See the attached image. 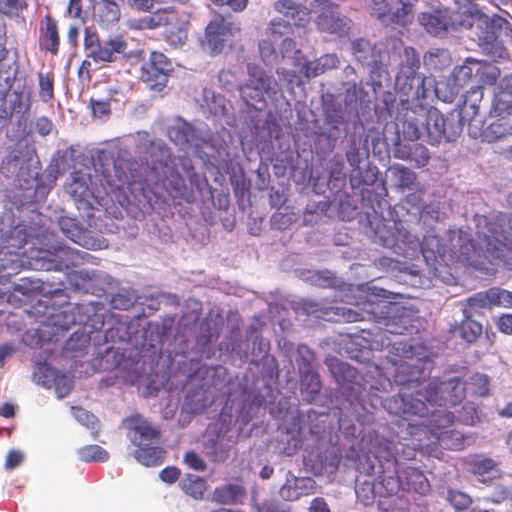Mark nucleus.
Wrapping results in <instances>:
<instances>
[{"label": "nucleus", "mask_w": 512, "mask_h": 512, "mask_svg": "<svg viewBox=\"0 0 512 512\" xmlns=\"http://www.w3.org/2000/svg\"><path fill=\"white\" fill-rule=\"evenodd\" d=\"M462 132V124L453 118L445 117L437 108L418 105L407 114L402 125L405 139H424L430 145H438L443 139L454 141Z\"/></svg>", "instance_id": "obj_1"}, {"label": "nucleus", "mask_w": 512, "mask_h": 512, "mask_svg": "<svg viewBox=\"0 0 512 512\" xmlns=\"http://www.w3.org/2000/svg\"><path fill=\"white\" fill-rule=\"evenodd\" d=\"M122 424L127 430L128 439L136 447L134 458L147 467L161 465L166 451L157 445L160 429L139 413L124 418Z\"/></svg>", "instance_id": "obj_2"}, {"label": "nucleus", "mask_w": 512, "mask_h": 512, "mask_svg": "<svg viewBox=\"0 0 512 512\" xmlns=\"http://www.w3.org/2000/svg\"><path fill=\"white\" fill-rule=\"evenodd\" d=\"M419 69V54L413 47H405L395 80V88L400 94L402 104L409 103L410 100L421 102L428 97L426 78L418 72Z\"/></svg>", "instance_id": "obj_3"}, {"label": "nucleus", "mask_w": 512, "mask_h": 512, "mask_svg": "<svg viewBox=\"0 0 512 512\" xmlns=\"http://www.w3.org/2000/svg\"><path fill=\"white\" fill-rule=\"evenodd\" d=\"M483 255L492 265L512 271V214L501 225L497 235L486 238Z\"/></svg>", "instance_id": "obj_4"}, {"label": "nucleus", "mask_w": 512, "mask_h": 512, "mask_svg": "<svg viewBox=\"0 0 512 512\" xmlns=\"http://www.w3.org/2000/svg\"><path fill=\"white\" fill-rule=\"evenodd\" d=\"M127 42L122 36L116 35L107 40H100L96 32L85 29L84 50L86 58L92 59L97 64L112 63L124 55Z\"/></svg>", "instance_id": "obj_5"}, {"label": "nucleus", "mask_w": 512, "mask_h": 512, "mask_svg": "<svg viewBox=\"0 0 512 512\" xmlns=\"http://www.w3.org/2000/svg\"><path fill=\"white\" fill-rule=\"evenodd\" d=\"M157 16L158 28H165V41L174 48L183 46L188 38L189 12L175 6H167L158 8Z\"/></svg>", "instance_id": "obj_6"}, {"label": "nucleus", "mask_w": 512, "mask_h": 512, "mask_svg": "<svg viewBox=\"0 0 512 512\" xmlns=\"http://www.w3.org/2000/svg\"><path fill=\"white\" fill-rule=\"evenodd\" d=\"M172 71L170 59L162 52L152 51L148 60L141 66L140 79L151 90L160 92L167 85Z\"/></svg>", "instance_id": "obj_7"}, {"label": "nucleus", "mask_w": 512, "mask_h": 512, "mask_svg": "<svg viewBox=\"0 0 512 512\" xmlns=\"http://www.w3.org/2000/svg\"><path fill=\"white\" fill-rule=\"evenodd\" d=\"M384 408L392 415L409 419L412 416L424 417L428 414V407L420 398H413V395L399 393L386 398L383 401Z\"/></svg>", "instance_id": "obj_8"}, {"label": "nucleus", "mask_w": 512, "mask_h": 512, "mask_svg": "<svg viewBox=\"0 0 512 512\" xmlns=\"http://www.w3.org/2000/svg\"><path fill=\"white\" fill-rule=\"evenodd\" d=\"M352 53L363 66L370 67V73L375 74L383 70L384 51L377 43H371L365 38H357L351 44Z\"/></svg>", "instance_id": "obj_9"}, {"label": "nucleus", "mask_w": 512, "mask_h": 512, "mask_svg": "<svg viewBox=\"0 0 512 512\" xmlns=\"http://www.w3.org/2000/svg\"><path fill=\"white\" fill-rule=\"evenodd\" d=\"M317 491V483L311 477H296L292 472L286 475L285 483L281 486L279 494L286 501H296L302 496H309Z\"/></svg>", "instance_id": "obj_10"}, {"label": "nucleus", "mask_w": 512, "mask_h": 512, "mask_svg": "<svg viewBox=\"0 0 512 512\" xmlns=\"http://www.w3.org/2000/svg\"><path fill=\"white\" fill-rule=\"evenodd\" d=\"M321 9L317 16L316 26L321 32L328 34H343L348 29V23L345 17H341L338 12V5H320L313 10Z\"/></svg>", "instance_id": "obj_11"}, {"label": "nucleus", "mask_w": 512, "mask_h": 512, "mask_svg": "<svg viewBox=\"0 0 512 512\" xmlns=\"http://www.w3.org/2000/svg\"><path fill=\"white\" fill-rule=\"evenodd\" d=\"M39 48L41 51L56 56L60 48L58 21L51 14H46L39 24Z\"/></svg>", "instance_id": "obj_12"}, {"label": "nucleus", "mask_w": 512, "mask_h": 512, "mask_svg": "<svg viewBox=\"0 0 512 512\" xmlns=\"http://www.w3.org/2000/svg\"><path fill=\"white\" fill-rule=\"evenodd\" d=\"M470 472L485 485H491L502 477L498 463L489 457L476 456L469 462Z\"/></svg>", "instance_id": "obj_13"}, {"label": "nucleus", "mask_w": 512, "mask_h": 512, "mask_svg": "<svg viewBox=\"0 0 512 512\" xmlns=\"http://www.w3.org/2000/svg\"><path fill=\"white\" fill-rule=\"evenodd\" d=\"M451 15L448 8L440 7L433 13H421L418 20L430 34L439 35L445 32L449 25H453Z\"/></svg>", "instance_id": "obj_14"}, {"label": "nucleus", "mask_w": 512, "mask_h": 512, "mask_svg": "<svg viewBox=\"0 0 512 512\" xmlns=\"http://www.w3.org/2000/svg\"><path fill=\"white\" fill-rule=\"evenodd\" d=\"M394 157L400 160L414 162L418 168H422L429 163L430 152L420 143H399L394 149Z\"/></svg>", "instance_id": "obj_15"}, {"label": "nucleus", "mask_w": 512, "mask_h": 512, "mask_svg": "<svg viewBox=\"0 0 512 512\" xmlns=\"http://www.w3.org/2000/svg\"><path fill=\"white\" fill-rule=\"evenodd\" d=\"M403 491L414 492L425 496L430 492V482L425 474L415 467H406L401 470Z\"/></svg>", "instance_id": "obj_16"}, {"label": "nucleus", "mask_w": 512, "mask_h": 512, "mask_svg": "<svg viewBox=\"0 0 512 512\" xmlns=\"http://www.w3.org/2000/svg\"><path fill=\"white\" fill-rule=\"evenodd\" d=\"M247 75L248 79L245 82L258 87L261 91H264L266 95L275 96L278 93L276 83L260 65L248 63Z\"/></svg>", "instance_id": "obj_17"}, {"label": "nucleus", "mask_w": 512, "mask_h": 512, "mask_svg": "<svg viewBox=\"0 0 512 512\" xmlns=\"http://www.w3.org/2000/svg\"><path fill=\"white\" fill-rule=\"evenodd\" d=\"M512 101V73L505 75L497 86L495 92L491 113L495 115H503L507 111L508 105Z\"/></svg>", "instance_id": "obj_18"}, {"label": "nucleus", "mask_w": 512, "mask_h": 512, "mask_svg": "<svg viewBox=\"0 0 512 512\" xmlns=\"http://www.w3.org/2000/svg\"><path fill=\"white\" fill-rule=\"evenodd\" d=\"M441 386L443 406H456L465 398L466 388L459 377H452L445 381H441Z\"/></svg>", "instance_id": "obj_19"}, {"label": "nucleus", "mask_w": 512, "mask_h": 512, "mask_svg": "<svg viewBox=\"0 0 512 512\" xmlns=\"http://www.w3.org/2000/svg\"><path fill=\"white\" fill-rule=\"evenodd\" d=\"M415 388V396L413 398H420L425 402V406L438 405L443 406L441 396V381L433 379L428 382H420Z\"/></svg>", "instance_id": "obj_20"}, {"label": "nucleus", "mask_w": 512, "mask_h": 512, "mask_svg": "<svg viewBox=\"0 0 512 512\" xmlns=\"http://www.w3.org/2000/svg\"><path fill=\"white\" fill-rule=\"evenodd\" d=\"M458 336L468 344H475L482 336L483 325L474 320L472 315L463 314V319L454 327Z\"/></svg>", "instance_id": "obj_21"}, {"label": "nucleus", "mask_w": 512, "mask_h": 512, "mask_svg": "<svg viewBox=\"0 0 512 512\" xmlns=\"http://www.w3.org/2000/svg\"><path fill=\"white\" fill-rule=\"evenodd\" d=\"M322 388L320 376L311 367L300 376V392L307 402H312L318 396Z\"/></svg>", "instance_id": "obj_22"}, {"label": "nucleus", "mask_w": 512, "mask_h": 512, "mask_svg": "<svg viewBox=\"0 0 512 512\" xmlns=\"http://www.w3.org/2000/svg\"><path fill=\"white\" fill-rule=\"evenodd\" d=\"M458 261L470 266H477L480 254L474 240L468 234H460L457 240Z\"/></svg>", "instance_id": "obj_23"}, {"label": "nucleus", "mask_w": 512, "mask_h": 512, "mask_svg": "<svg viewBox=\"0 0 512 512\" xmlns=\"http://www.w3.org/2000/svg\"><path fill=\"white\" fill-rule=\"evenodd\" d=\"M423 377V370L407 362L401 363L395 373V382L402 386L416 387Z\"/></svg>", "instance_id": "obj_24"}, {"label": "nucleus", "mask_w": 512, "mask_h": 512, "mask_svg": "<svg viewBox=\"0 0 512 512\" xmlns=\"http://www.w3.org/2000/svg\"><path fill=\"white\" fill-rule=\"evenodd\" d=\"M506 115H495L499 118L491 122L482 132L485 141L496 142L511 134L512 123L506 119Z\"/></svg>", "instance_id": "obj_25"}, {"label": "nucleus", "mask_w": 512, "mask_h": 512, "mask_svg": "<svg viewBox=\"0 0 512 512\" xmlns=\"http://www.w3.org/2000/svg\"><path fill=\"white\" fill-rule=\"evenodd\" d=\"M239 93L244 103L257 111L263 110L267 103L265 99V92L261 91L258 87H255L249 83H242L239 86Z\"/></svg>", "instance_id": "obj_26"}, {"label": "nucleus", "mask_w": 512, "mask_h": 512, "mask_svg": "<svg viewBox=\"0 0 512 512\" xmlns=\"http://www.w3.org/2000/svg\"><path fill=\"white\" fill-rule=\"evenodd\" d=\"M478 70H476V59L467 58L464 63L460 66H456L453 69L451 77L460 85L462 88L470 85H476V76Z\"/></svg>", "instance_id": "obj_27"}, {"label": "nucleus", "mask_w": 512, "mask_h": 512, "mask_svg": "<svg viewBox=\"0 0 512 512\" xmlns=\"http://www.w3.org/2000/svg\"><path fill=\"white\" fill-rule=\"evenodd\" d=\"M434 435H436L439 444L442 448L448 450H461L464 448L465 438L463 434L454 430H440V426L436 425L432 429Z\"/></svg>", "instance_id": "obj_28"}, {"label": "nucleus", "mask_w": 512, "mask_h": 512, "mask_svg": "<svg viewBox=\"0 0 512 512\" xmlns=\"http://www.w3.org/2000/svg\"><path fill=\"white\" fill-rule=\"evenodd\" d=\"M22 262L19 253L15 251L0 250V278L9 280L21 271Z\"/></svg>", "instance_id": "obj_29"}, {"label": "nucleus", "mask_w": 512, "mask_h": 512, "mask_svg": "<svg viewBox=\"0 0 512 512\" xmlns=\"http://www.w3.org/2000/svg\"><path fill=\"white\" fill-rule=\"evenodd\" d=\"M327 365L334 379L340 385L349 384L357 378L356 369L337 358L331 359Z\"/></svg>", "instance_id": "obj_30"}, {"label": "nucleus", "mask_w": 512, "mask_h": 512, "mask_svg": "<svg viewBox=\"0 0 512 512\" xmlns=\"http://www.w3.org/2000/svg\"><path fill=\"white\" fill-rule=\"evenodd\" d=\"M476 85L483 89V86L494 85L500 77V69L493 63L487 61L476 60Z\"/></svg>", "instance_id": "obj_31"}, {"label": "nucleus", "mask_w": 512, "mask_h": 512, "mask_svg": "<svg viewBox=\"0 0 512 512\" xmlns=\"http://www.w3.org/2000/svg\"><path fill=\"white\" fill-rule=\"evenodd\" d=\"M452 64V57L447 49L436 48L424 55V65L431 71H443Z\"/></svg>", "instance_id": "obj_32"}, {"label": "nucleus", "mask_w": 512, "mask_h": 512, "mask_svg": "<svg viewBox=\"0 0 512 512\" xmlns=\"http://www.w3.org/2000/svg\"><path fill=\"white\" fill-rule=\"evenodd\" d=\"M168 136L177 146L186 148L190 146L194 136L195 129L188 122H180L168 129Z\"/></svg>", "instance_id": "obj_33"}, {"label": "nucleus", "mask_w": 512, "mask_h": 512, "mask_svg": "<svg viewBox=\"0 0 512 512\" xmlns=\"http://www.w3.org/2000/svg\"><path fill=\"white\" fill-rule=\"evenodd\" d=\"M181 490L195 500H201L207 489L204 478L193 474H186L179 482Z\"/></svg>", "instance_id": "obj_34"}, {"label": "nucleus", "mask_w": 512, "mask_h": 512, "mask_svg": "<svg viewBox=\"0 0 512 512\" xmlns=\"http://www.w3.org/2000/svg\"><path fill=\"white\" fill-rule=\"evenodd\" d=\"M227 32L226 26L221 21H211L205 29L206 40L213 53L222 50Z\"/></svg>", "instance_id": "obj_35"}, {"label": "nucleus", "mask_w": 512, "mask_h": 512, "mask_svg": "<svg viewBox=\"0 0 512 512\" xmlns=\"http://www.w3.org/2000/svg\"><path fill=\"white\" fill-rule=\"evenodd\" d=\"M67 191L75 202L84 206L90 205L89 198L92 196V192L85 177L78 176L77 173H75L72 177V181L67 186Z\"/></svg>", "instance_id": "obj_36"}, {"label": "nucleus", "mask_w": 512, "mask_h": 512, "mask_svg": "<svg viewBox=\"0 0 512 512\" xmlns=\"http://www.w3.org/2000/svg\"><path fill=\"white\" fill-rule=\"evenodd\" d=\"M245 490L238 484H226L217 487L213 492V500L219 504H235L244 495Z\"/></svg>", "instance_id": "obj_37"}, {"label": "nucleus", "mask_w": 512, "mask_h": 512, "mask_svg": "<svg viewBox=\"0 0 512 512\" xmlns=\"http://www.w3.org/2000/svg\"><path fill=\"white\" fill-rule=\"evenodd\" d=\"M463 98L461 113L472 119L478 114L479 104L483 99V89L480 86L472 85Z\"/></svg>", "instance_id": "obj_38"}, {"label": "nucleus", "mask_w": 512, "mask_h": 512, "mask_svg": "<svg viewBox=\"0 0 512 512\" xmlns=\"http://www.w3.org/2000/svg\"><path fill=\"white\" fill-rule=\"evenodd\" d=\"M491 301L489 290L480 291L474 293L468 297L465 301V305L462 309V314H468L474 316V314H480L483 309H491Z\"/></svg>", "instance_id": "obj_39"}, {"label": "nucleus", "mask_w": 512, "mask_h": 512, "mask_svg": "<svg viewBox=\"0 0 512 512\" xmlns=\"http://www.w3.org/2000/svg\"><path fill=\"white\" fill-rule=\"evenodd\" d=\"M466 391L475 397H485L490 392V380L487 375L475 372L465 383Z\"/></svg>", "instance_id": "obj_40"}, {"label": "nucleus", "mask_w": 512, "mask_h": 512, "mask_svg": "<svg viewBox=\"0 0 512 512\" xmlns=\"http://www.w3.org/2000/svg\"><path fill=\"white\" fill-rule=\"evenodd\" d=\"M463 88L450 77L446 81H439L435 86V93L437 97L446 103H452L460 94Z\"/></svg>", "instance_id": "obj_41"}, {"label": "nucleus", "mask_w": 512, "mask_h": 512, "mask_svg": "<svg viewBox=\"0 0 512 512\" xmlns=\"http://www.w3.org/2000/svg\"><path fill=\"white\" fill-rule=\"evenodd\" d=\"M22 164L23 159L21 151L14 149L10 151L2 160L0 164V172L6 177H10L11 175L18 173L19 169L22 167Z\"/></svg>", "instance_id": "obj_42"}, {"label": "nucleus", "mask_w": 512, "mask_h": 512, "mask_svg": "<svg viewBox=\"0 0 512 512\" xmlns=\"http://www.w3.org/2000/svg\"><path fill=\"white\" fill-rule=\"evenodd\" d=\"M400 490L403 491L401 470L395 475H384L379 482V493L384 496L396 495Z\"/></svg>", "instance_id": "obj_43"}, {"label": "nucleus", "mask_w": 512, "mask_h": 512, "mask_svg": "<svg viewBox=\"0 0 512 512\" xmlns=\"http://www.w3.org/2000/svg\"><path fill=\"white\" fill-rule=\"evenodd\" d=\"M96 15L102 23L113 24L119 21L121 10L120 7L100 0Z\"/></svg>", "instance_id": "obj_44"}, {"label": "nucleus", "mask_w": 512, "mask_h": 512, "mask_svg": "<svg viewBox=\"0 0 512 512\" xmlns=\"http://www.w3.org/2000/svg\"><path fill=\"white\" fill-rule=\"evenodd\" d=\"M27 7V0H0V14L10 19L19 18Z\"/></svg>", "instance_id": "obj_45"}, {"label": "nucleus", "mask_w": 512, "mask_h": 512, "mask_svg": "<svg viewBox=\"0 0 512 512\" xmlns=\"http://www.w3.org/2000/svg\"><path fill=\"white\" fill-rule=\"evenodd\" d=\"M39 97L43 102L54 99V75L53 73H38Z\"/></svg>", "instance_id": "obj_46"}, {"label": "nucleus", "mask_w": 512, "mask_h": 512, "mask_svg": "<svg viewBox=\"0 0 512 512\" xmlns=\"http://www.w3.org/2000/svg\"><path fill=\"white\" fill-rule=\"evenodd\" d=\"M446 500L455 509V511H462L470 508L473 499L465 492L456 489H448Z\"/></svg>", "instance_id": "obj_47"}, {"label": "nucleus", "mask_w": 512, "mask_h": 512, "mask_svg": "<svg viewBox=\"0 0 512 512\" xmlns=\"http://www.w3.org/2000/svg\"><path fill=\"white\" fill-rule=\"evenodd\" d=\"M79 458L84 462H105L108 460L109 454L99 445H87L79 450Z\"/></svg>", "instance_id": "obj_48"}, {"label": "nucleus", "mask_w": 512, "mask_h": 512, "mask_svg": "<svg viewBox=\"0 0 512 512\" xmlns=\"http://www.w3.org/2000/svg\"><path fill=\"white\" fill-rule=\"evenodd\" d=\"M491 306L512 308V292L500 287H491L488 289Z\"/></svg>", "instance_id": "obj_49"}, {"label": "nucleus", "mask_w": 512, "mask_h": 512, "mask_svg": "<svg viewBox=\"0 0 512 512\" xmlns=\"http://www.w3.org/2000/svg\"><path fill=\"white\" fill-rule=\"evenodd\" d=\"M12 290L13 292L29 297L42 290V282L28 277L21 278L18 282L13 283Z\"/></svg>", "instance_id": "obj_50"}, {"label": "nucleus", "mask_w": 512, "mask_h": 512, "mask_svg": "<svg viewBox=\"0 0 512 512\" xmlns=\"http://www.w3.org/2000/svg\"><path fill=\"white\" fill-rule=\"evenodd\" d=\"M484 50L493 57L496 58H509L507 49L498 40V37L494 34L487 35L483 39Z\"/></svg>", "instance_id": "obj_51"}, {"label": "nucleus", "mask_w": 512, "mask_h": 512, "mask_svg": "<svg viewBox=\"0 0 512 512\" xmlns=\"http://www.w3.org/2000/svg\"><path fill=\"white\" fill-rule=\"evenodd\" d=\"M393 174L401 188H411L417 179V175L414 171L400 164L393 166Z\"/></svg>", "instance_id": "obj_52"}, {"label": "nucleus", "mask_w": 512, "mask_h": 512, "mask_svg": "<svg viewBox=\"0 0 512 512\" xmlns=\"http://www.w3.org/2000/svg\"><path fill=\"white\" fill-rule=\"evenodd\" d=\"M157 17V10H155L149 15L131 19L129 21V26L135 30H154L158 28Z\"/></svg>", "instance_id": "obj_53"}, {"label": "nucleus", "mask_w": 512, "mask_h": 512, "mask_svg": "<svg viewBox=\"0 0 512 512\" xmlns=\"http://www.w3.org/2000/svg\"><path fill=\"white\" fill-rule=\"evenodd\" d=\"M218 81L220 85L227 91L231 92L234 89H239L240 83L239 77L236 71L232 69H222L218 75Z\"/></svg>", "instance_id": "obj_54"}, {"label": "nucleus", "mask_w": 512, "mask_h": 512, "mask_svg": "<svg viewBox=\"0 0 512 512\" xmlns=\"http://www.w3.org/2000/svg\"><path fill=\"white\" fill-rule=\"evenodd\" d=\"M15 73L11 71L10 65L0 63V99H3L12 87Z\"/></svg>", "instance_id": "obj_55"}, {"label": "nucleus", "mask_w": 512, "mask_h": 512, "mask_svg": "<svg viewBox=\"0 0 512 512\" xmlns=\"http://www.w3.org/2000/svg\"><path fill=\"white\" fill-rule=\"evenodd\" d=\"M168 186L175 193V197L185 198L188 200V196L186 195V185L184 178L177 171H172L167 178Z\"/></svg>", "instance_id": "obj_56"}, {"label": "nucleus", "mask_w": 512, "mask_h": 512, "mask_svg": "<svg viewBox=\"0 0 512 512\" xmlns=\"http://www.w3.org/2000/svg\"><path fill=\"white\" fill-rule=\"evenodd\" d=\"M296 59H298V57ZM296 65H300L299 73H301L303 76H305L306 78H314L324 73L326 64H321L320 61L318 60H304L303 63L298 62Z\"/></svg>", "instance_id": "obj_57"}, {"label": "nucleus", "mask_w": 512, "mask_h": 512, "mask_svg": "<svg viewBox=\"0 0 512 512\" xmlns=\"http://www.w3.org/2000/svg\"><path fill=\"white\" fill-rule=\"evenodd\" d=\"M401 3V7L397 8L395 12L392 13V21L397 24L404 25L408 21V16L413 13L414 3L418 0H399Z\"/></svg>", "instance_id": "obj_58"}, {"label": "nucleus", "mask_w": 512, "mask_h": 512, "mask_svg": "<svg viewBox=\"0 0 512 512\" xmlns=\"http://www.w3.org/2000/svg\"><path fill=\"white\" fill-rule=\"evenodd\" d=\"M273 8L276 12L285 16H294L302 11V5L295 0H276L273 3Z\"/></svg>", "instance_id": "obj_59"}, {"label": "nucleus", "mask_w": 512, "mask_h": 512, "mask_svg": "<svg viewBox=\"0 0 512 512\" xmlns=\"http://www.w3.org/2000/svg\"><path fill=\"white\" fill-rule=\"evenodd\" d=\"M392 0H367V7L372 15H376L379 19L387 15H392Z\"/></svg>", "instance_id": "obj_60"}, {"label": "nucleus", "mask_w": 512, "mask_h": 512, "mask_svg": "<svg viewBox=\"0 0 512 512\" xmlns=\"http://www.w3.org/2000/svg\"><path fill=\"white\" fill-rule=\"evenodd\" d=\"M59 225L61 227V230L67 236V238L71 239L75 243H80L81 230L76 225L73 219L62 218L59 221Z\"/></svg>", "instance_id": "obj_61"}, {"label": "nucleus", "mask_w": 512, "mask_h": 512, "mask_svg": "<svg viewBox=\"0 0 512 512\" xmlns=\"http://www.w3.org/2000/svg\"><path fill=\"white\" fill-rule=\"evenodd\" d=\"M37 382L43 385H49L52 380H55L54 370L46 363H39L33 373Z\"/></svg>", "instance_id": "obj_62"}, {"label": "nucleus", "mask_w": 512, "mask_h": 512, "mask_svg": "<svg viewBox=\"0 0 512 512\" xmlns=\"http://www.w3.org/2000/svg\"><path fill=\"white\" fill-rule=\"evenodd\" d=\"M512 496L511 491L504 485H497L494 487L490 496L484 498L485 502L492 504H500Z\"/></svg>", "instance_id": "obj_63"}, {"label": "nucleus", "mask_w": 512, "mask_h": 512, "mask_svg": "<svg viewBox=\"0 0 512 512\" xmlns=\"http://www.w3.org/2000/svg\"><path fill=\"white\" fill-rule=\"evenodd\" d=\"M290 29L291 24L289 21L277 18L270 21L267 31L272 38H276L278 36H282Z\"/></svg>", "instance_id": "obj_64"}]
</instances>
